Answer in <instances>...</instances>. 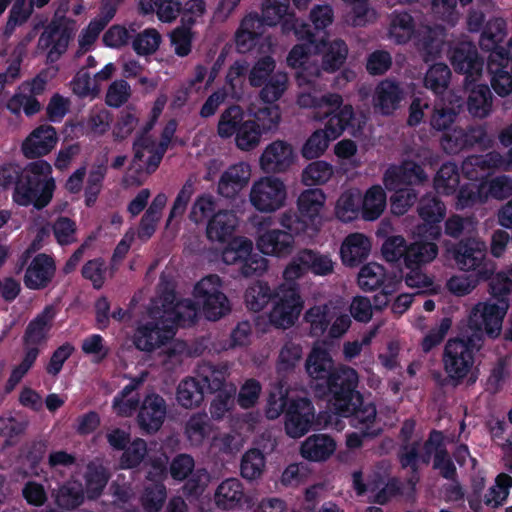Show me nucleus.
<instances>
[{
    "label": "nucleus",
    "mask_w": 512,
    "mask_h": 512,
    "mask_svg": "<svg viewBox=\"0 0 512 512\" xmlns=\"http://www.w3.org/2000/svg\"><path fill=\"white\" fill-rule=\"evenodd\" d=\"M56 271L53 258L41 253L29 263L23 278L27 288L40 290L46 288L52 281Z\"/></svg>",
    "instance_id": "25"
},
{
    "label": "nucleus",
    "mask_w": 512,
    "mask_h": 512,
    "mask_svg": "<svg viewBox=\"0 0 512 512\" xmlns=\"http://www.w3.org/2000/svg\"><path fill=\"white\" fill-rule=\"evenodd\" d=\"M438 254V247L433 242L416 241L407 246L404 258V266L412 267L423 265L433 261Z\"/></svg>",
    "instance_id": "42"
},
{
    "label": "nucleus",
    "mask_w": 512,
    "mask_h": 512,
    "mask_svg": "<svg viewBox=\"0 0 512 512\" xmlns=\"http://www.w3.org/2000/svg\"><path fill=\"white\" fill-rule=\"evenodd\" d=\"M452 255L460 270H476L482 265L486 257L485 242L475 237L463 239L453 247Z\"/></svg>",
    "instance_id": "19"
},
{
    "label": "nucleus",
    "mask_w": 512,
    "mask_h": 512,
    "mask_svg": "<svg viewBox=\"0 0 512 512\" xmlns=\"http://www.w3.org/2000/svg\"><path fill=\"white\" fill-rule=\"evenodd\" d=\"M173 295H167L160 309V318L172 326H188L194 323L197 316V308L192 300L184 299L177 302Z\"/></svg>",
    "instance_id": "24"
},
{
    "label": "nucleus",
    "mask_w": 512,
    "mask_h": 512,
    "mask_svg": "<svg viewBox=\"0 0 512 512\" xmlns=\"http://www.w3.org/2000/svg\"><path fill=\"white\" fill-rule=\"evenodd\" d=\"M243 497V486L237 478H228L222 481L214 495L215 503L222 509L236 507L241 503Z\"/></svg>",
    "instance_id": "36"
},
{
    "label": "nucleus",
    "mask_w": 512,
    "mask_h": 512,
    "mask_svg": "<svg viewBox=\"0 0 512 512\" xmlns=\"http://www.w3.org/2000/svg\"><path fill=\"white\" fill-rule=\"evenodd\" d=\"M297 104L301 108H313L317 111V118H330L338 114L345 107H353L349 103H344L343 97L338 93L328 92L321 96H316L311 92H300L297 96Z\"/></svg>",
    "instance_id": "18"
},
{
    "label": "nucleus",
    "mask_w": 512,
    "mask_h": 512,
    "mask_svg": "<svg viewBox=\"0 0 512 512\" xmlns=\"http://www.w3.org/2000/svg\"><path fill=\"white\" fill-rule=\"evenodd\" d=\"M58 136L51 125H40L23 141L21 149L28 159L42 157L50 153L56 146Z\"/></svg>",
    "instance_id": "21"
},
{
    "label": "nucleus",
    "mask_w": 512,
    "mask_h": 512,
    "mask_svg": "<svg viewBox=\"0 0 512 512\" xmlns=\"http://www.w3.org/2000/svg\"><path fill=\"white\" fill-rule=\"evenodd\" d=\"M297 259L306 266L307 271L315 275L326 276L334 271V262L328 254L311 249H303L297 253Z\"/></svg>",
    "instance_id": "43"
},
{
    "label": "nucleus",
    "mask_w": 512,
    "mask_h": 512,
    "mask_svg": "<svg viewBox=\"0 0 512 512\" xmlns=\"http://www.w3.org/2000/svg\"><path fill=\"white\" fill-rule=\"evenodd\" d=\"M204 393L196 376L186 377L177 386L176 399L182 407L192 409L200 406Z\"/></svg>",
    "instance_id": "40"
},
{
    "label": "nucleus",
    "mask_w": 512,
    "mask_h": 512,
    "mask_svg": "<svg viewBox=\"0 0 512 512\" xmlns=\"http://www.w3.org/2000/svg\"><path fill=\"white\" fill-rule=\"evenodd\" d=\"M370 250V239L362 233H353L343 241L340 254L344 264L355 266L368 257Z\"/></svg>",
    "instance_id": "30"
},
{
    "label": "nucleus",
    "mask_w": 512,
    "mask_h": 512,
    "mask_svg": "<svg viewBox=\"0 0 512 512\" xmlns=\"http://www.w3.org/2000/svg\"><path fill=\"white\" fill-rule=\"evenodd\" d=\"M296 157L292 144L278 139L264 148L259 158V166L267 174L284 173L293 166Z\"/></svg>",
    "instance_id": "11"
},
{
    "label": "nucleus",
    "mask_w": 512,
    "mask_h": 512,
    "mask_svg": "<svg viewBox=\"0 0 512 512\" xmlns=\"http://www.w3.org/2000/svg\"><path fill=\"white\" fill-rule=\"evenodd\" d=\"M450 61L455 71L466 75L467 80H476L482 73L483 61L479 57L476 46L471 42H460L450 52Z\"/></svg>",
    "instance_id": "17"
},
{
    "label": "nucleus",
    "mask_w": 512,
    "mask_h": 512,
    "mask_svg": "<svg viewBox=\"0 0 512 512\" xmlns=\"http://www.w3.org/2000/svg\"><path fill=\"white\" fill-rule=\"evenodd\" d=\"M257 247L266 255L287 256L293 250L294 237L280 229L267 230L258 236Z\"/></svg>",
    "instance_id": "28"
},
{
    "label": "nucleus",
    "mask_w": 512,
    "mask_h": 512,
    "mask_svg": "<svg viewBox=\"0 0 512 512\" xmlns=\"http://www.w3.org/2000/svg\"><path fill=\"white\" fill-rule=\"evenodd\" d=\"M287 188L285 183L275 176H263L254 181L250 192L249 201L259 212L271 213L285 205Z\"/></svg>",
    "instance_id": "5"
},
{
    "label": "nucleus",
    "mask_w": 512,
    "mask_h": 512,
    "mask_svg": "<svg viewBox=\"0 0 512 512\" xmlns=\"http://www.w3.org/2000/svg\"><path fill=\"white\" fill-rule=\"evenodd\" d=\"M451 70L444 63L432 65L424 77V86L437 95L443 94L450 83Z\"/></svg>",
    "instance_id": "51"
},
{
    "label": "nucleus",
    "mask_w": 512,
    "mask_h": 512,
    "mask_svg": "<svg viewBox=\"0 0 512 512\" xmlns=\"http://www.w3.org/2000/svg\"><path fill=\"white\" fill-rule=\"evenodd\" d=\"M265 466L263 452H260L259 449H249L241 458L240 474L244 479L254 481L262 476Z\"/></svg>",
    "instance_id": "48"
},
{
    "label": "nucleus",
    "mask_w": 512,
    "mask_h": 512,
    "mask_svg": "<svg viewBox=\"0 0 512 512\" xmlns=\"http://www.w3.org/2000/svg\"><path fill=\"white\" fill-rule=\"evenodd\" d=\"M56 504L66 510L80 506L84 501L82 484L78 481H68L60 486L55 495Z\"/></svg>",
    "instance_id": "49"
},
{
    "label": "nucleus",
    "mask_w": 512,
    "mask_h": 512,
    "mask_svg": "<svg viewBox=\"0 0 512 512\" xmlns=\"http://www.w3.org/2000/svg\"><path fill=\"white\" fill-rule=\"evenodd\" d=\"M511 487L512 477L506 473H500L495 479V484L484 494L482 501L489 507L497 508L503 505Z\"/></svg>",
    "instance_id": "54"
},
{
    "label": "nucleus",
    "mask_w": 512,
    "mask_h": 512,
    "mask_svg": "<svg viewBox=\"0 0 512 512\" xmlns=\"http://www.w3.org/2000/svg\"><path fill=\"white\" fill-rule=\"evenodd\" d=\"M348 54V47L341 39L331 41L322 60V69L325 72H335L345 62Z\"/></svg>",
    "instance_id": "58"
},
{
    "label": "nucleus",
    "mask_w": 512,
    "mask_h": 512,
    "mask_svg": "<svg viewBox=\"0 0 512 512\" xmlns=\"http://www.w3.org/2000/svg\"><path fill=\"white\" fill-rule=\"evenodd\" d=\"M334 174L333 166L322 160L314 161L302 171V182L307 186L322 185Z\"/></svg>",
    "instance_id": "57"
},
{
    "label": "nucleus",
    "mask_w": 512,
    "mask_h": 512,
    "mask_svg": "<svg viewBox=\"0 0 512 512\" xmlns=\"http://www.w3.org/2000/svg\"><path fill=\"white\" fill-rule=\"evenodd\" d=\"M221 286L220 277L212 274L202 278L194 288L197 304L202 306L209 320H218L230 311L229 300L221 291Z\"/></svg>",
    "instance_id": "7"
},
{
    "label": "nucleus",
    "mask_w": 512,
    "mask_h": 512,
    "mask_svg": "<svg viewBox=\"0 0 512 512\" xmlns=\"http://www.w3.org/2000/svg\"><path fill=\"white\" fill-rule=\"evenodd\" d=\"M508 309L507 299L477 303L469 313L465 331L481 338L482 343H485L486 336L491 339L497 338L501 334L503 320Z\"/></svg>",
    "instance_id": "3"
},
{
    "label": "nucleus",
    "mask_w": 512,
    "mask_h": 512,
    "mask_svg": "<svg viewBox=\"0 0 512 512\" xmlns=\"http://www.w3.org/2000/svg\"><path fill=\"white\" fill-rule=\"evenodd\" d=\"M167 415L165 399L156 394H148L142 401L137 416L139 427L146 433L157 432L163 425Z\"/></svg>",
    "instance_id": "16"
},
{
    "label": "nucleus",
    "mask_w": 512,
    "mask_h": 512,
    "mask_svg": "<svg viewBox=\"0 0 512 512\" xmlns=\"http://www.w3.org/2000/svg\"><path fill=\"white\" fill-rule=\"evenodd\" d=\"M244 122V112L238 105H231L220 115L217 124V134L222 139H229L235 136L238 129Z\"/></svg>",
    "instance_id": "44"
},
{
    "label": "nucleus",
    "mask_w": 512,
    "mask_h": 512,
    "mask_svg": "<svg viewBox=\"0 0 512 512\" xmlns=\"http://www.w3.org/2000/svg\"><path fill=\"white\" fill-rule=\"evenodd\" d=\"M239 219L232 210H219L208 220L206 236L212 242L224 243L230 239L236 228Z\"/></svg>",
    "instance_id": "27"
},
{
    "label": "nucleus",
    "mask_w": 512,
    "mask_h": 512,
    "mask_svg": "<svg viewBox=\"0 0 512 512\" xmlns=\"http://www.w3.org/2000/svg\"><path fill=\"white\" fill-rule=\"evenodd\" d=\"M384 484V476L377 471L356 470L352 473V485L358 495H373Z\"/></svg>",
    "instance_id": "53"
},
{
    "label": "nucleus",
    "mask_w": 512,
    "mask_h": 512,
    "mask_svg": "<svg viewBox=\"0 0 512 512\" xmlns=\"http://www.w3.org/2000/svg\"><path fill=\"white\" fill-rule=\"evenodd\" d=\"M139 6L144 14L156 12L158 19L166 23L176 20L183 9L179 0H140Z\"/></svg>",
    "instance_id": "41"
},
{
    "label": "nucleus",
    "mask_w": 512,
    "mask_h": 512,
    "mask_svg": "<svg viewBox=\"0 0 512 512\" xmlns=\"http://www.w3.org/2000/svg\"><path fill=\"white\" fill-rule=\"evenodd\" d=\"M51 173V165L44 160L30 163L26 175L14 188L13 201L20 206L33 205L38 210L46 207L56 188Z\"/></svg>",
    "instance_id": "2"
},
{
    "label": "nucleus",
    "mask_w": 512,
    "mask_h": 512,
    "mask_svg": "<svg viewBox=\"0 0 512 512\" xmlns=\"http://www.w3.org/2000/svg\"><path fill=\"white\" fill-rule=\"evenodd\" d=\"M405 98V90L396 81L382 80L375 88L373 95V107L381 115H392Z\"/></svg>",
    "instance_id": "22"
},
{
    "label": "nucleus",
    "mask_w": 512,
    "mask_h": 512,
    "mask_svg": "<svg viewBox=\"0 0 512 512\" xmlns=\"http://www.w3.org/2000/svg\"><path fill=\"white\" fill-rule=\"evenodd\" d=\"M359 212V194L353 191L343 192L336 202L335 213L343 222L354 220Z\"/></svg>",
    "instance_id": "64"
},
{
    "label": "nucleus",
    "mask_w": 512,
    "mask_h": 512,
    "mask_svg": "<svg viewBox=\"0 0 512 512\" xmlns=\"http://www.w3.org/2000/svg\"><path fill=\"white\" fill-rule=\"evenodd\" d=\"M55 312L52 306H47L26 328L24 340L26 351L40 345L46 340Z\"/></svg>",
    "instance_id": "34"
},
{
    "label": "nucleus",
    "mask_w": 512,
    "mask_h": 512,
    "mask_svg": "<svg viewBox=\"0 0 512 512\" xmlns=\"http://www.w3.org/2000/svg\"><path fill=\"white\" fill-rule=\"evenodd\" d=\"M314 413L307 398L292 399L285 414V430L292 438H300L308 432Z\"/></svg>",
    "instance_id": "15"
},
{
    "label": "nucleus",
    "mask_w": 512,
    "mask_h": 512,
    "mask_svg": "<svg viewBox=\"0 0 512 512\" xmlns=\"http://www.w3.org/2000/svg\"><path fill=\"white\" fill-rule=\"evenodd\" d=\"M76 30L72 27H56L51 29L49 23L41 33L36 51L37 53L46 52V62L55 63L67 51L70 41L73 39Z\"/></svg>",
    "instance_id": "12"
},
{
    "label": "nucleus",
    "mask_w": 512,
    "mask_h": 512,
    "mask_svg": "<svg viewBox=\"0 0 512 512\" xmlns=\"http://www.w3.org/2000/svg\"><path fill=\"white\" fill-rule=\"evenodd\" d=\"M483 347L481 338L466 331L447 340L443 349L442 363L447 380L453 386L461 384L471 373L476 354Z\"/></svg>",
    "instance_id": "1"
},
{
    "label": "nucleus",
    "mask_w": 512,
    "mask_h": 512,
    "mask_svg": "<svg viewBox=\"0 0 512 512\" xmlns=\"http://www.w3.org/2000/svg\"><path fill=\"white\" fill-rule=\"evenodd\" d=\"M298 209L303 216L310 219L319 215L325 203V195L320 189H308L298 198Z\"/></svg>",
    "instance_id": "61"
},
{
    "label": "nucleus",
    "mask_w": 512,
    "mask_h": 512,
    "mask_svg": "<svg viewBox=\"0 0 512 512\" xmlns=\"http://www.w3.org/2000/svg\"><path fill=\"white\" fill-rule=\"evenodd\" d=\"M249 163L241 161L230 165L220 176L217 192L224 198L232 199L243 190L251 179Z\"/></svg>",
    "instance_id": "20"
},
{
    "label": "nucleus",
    "mask_w": 512,
    "mask_h": 512,
    "mask_svg": "<svg viewBox=\"0 0 512 512\" xmlns=\"http://www.w3.org/2000/svg\"><path fill=\"white\" fill-rule=\"evenodd\" d=\"M143 378L134 379L130 384L125 386L119 396L114 400L113 408L120 416H130L139 407L140 399L135 393L136 388L141 385Z\"/></svg>",
    "instance_id": "47"
},
{
    "label": "nucleus",
    "mask_w": 512,
    "mask_h": 512,
    "mask_svg": "<svg viewBox=\"0 0 512 512\" xmlns=\"http://www.w3.org/2000/svg\"><path fill=\"white\" fill-rule=\"evenodd\" d=\"M445 205L434 195L423 196L418 204L417 212L426 223H438L445 216Z\"/></svg>",
    "instance_id": "59"
},
{
    "label": "nucleus",
    "mask_w": 512,
    "mask_h": 512,
    "mask_svg": "<svg viewBox=\"0 0 512 512\" xmlns=\"http://www.w3.org/2000/svg\"><path fill=\"white\" fill-rule=\"evenodd\" d=\"M468 112L475 118L484 119L492 112V93L487 85L474 86L467 99Z\"/></svg>",
    "instance_id": "38"
},
{
    "label": "nucleus",
    "mask_w": 512,
    "mask_h": 512,
    "mask_svg": "<svg viewBox=\"0 0 512 512\" xmlns=\"http://www.w3.org/2000/svg\"><path fill=\"white\" fill-rule=\"evenodd\" d=\"M335 441L325 434H313L301 444L300 452L303 458L310 461H324L335 451Z\"/></svg>",
    "instance_id": "32"
},
{
    "label": "nucleus",
    "mask_w": 512,
    "mask_h": 512,
    "mask_svg": "<svg viewBox=\"0 0 512 512\" xmlns=\"http://www.w3.org/2000/svg\"><path fill=\"white\" fill-rule=\"evenodd\" d=\"M387 273L386 269L375 262H370L364 265L358 274V285L364 291H373L384 285H392L391 283L386 284Z\"/></svg>",
    "instance_id": "46"
},
{
    "label": "nucleus",
    "mask_w": 512,
    "mask_h": 512,
    "mask_svg": "<svg viewBox=\"0 0 512 512\" xmlns=\"http://www.w3.org/2000/svg\"><path fill=\"white\" fill-rule=\"evenodd\" d=\"M288 87V75L278 71L271 75L259 92L260 99L265 103H274L279 100Z\"/></svg>",
    "instance_id": "62"
},
{
    "label": "nucleus",
    "mask_w": 512,
    "mask_h": 512,
    "mask_svg": "<svg viewBox=\"0 0 512 512\" xmlns=\"http://www.w3.org/2000/svg\"><path fill=\"white\" fill-rule=\"evenodd\" d=\"M214 425L205 412L193 413L185 422L184 434L191 446L201 447L213 433Z\"/></svg>",
    "instance_id": "33"
},
{
    "label": "nucleus",
    "mask_w": 512,
    "mask_h": 512,
    "mask_svg": "<svg viewBox=\"0 0 512 512\" xmlns=\"http://www.w3.org/2000/svg\"><path fill=\"white\" fill-rule=\"evenodd\" d=\"M443 40L440 31L429 26H421L415 34V46L425 62L435 60L441 53Z\"/></svg>",
    "instance_id": "31"
},
{
    "label": "nucleus",
    "mask_w": 512,
    "mask_h": 512,
    "mask_svg": "<svg viewBox=\"0 0 512 512\" xmlns=\"http://www.w3.org/2000/svg\"><path fill=\"white\" fill-rule=\"evenodd\" d=\"M414 33L412 17L406 12L394 13L389 28V37L397 44L406 43Z\"/></svg>",
    "instance_id": "55"
},
{
    "label": "nucleus",
    "mask_w": 512,
    "mask_h": 512,
    "mask_svg": "<svg viewBox=\"0 0 512 512\" xmlns=\"http://www.w3.org/2000/svg\"><path fill=\"white\" fill-rule=\"evenodd\" d=\"M507 36V22L502 17H491L486 24L484 25L480 39L479 45L482 50L485 51H495L500 49L499 44L505 39Z\"/></svg>",
    "instance_id": "35"
},
{
    "label": "nucleus",
    "mask_w": 512,
    "mask_h": 512,
    "mask_svg": "<svg viewBox=\"0 0 512 512\" xmlns=\"http://www.w3.org/2000/svg\"><path fill=\"white\" fill-rule=\"evenodd\" d=\"M273 297L274 293L269 285L265 282L257 281L247 288L245 304L249 310L259 312L267 306Z\"/></svg>",
    "instance_id": "52"
},
{
    "label": "nucleus",
    "mask_w": 512,
    "mask_h": 512,
    "mask_svg": "<svg viewBox=\"0 0 512 512\" xmlns=\"http://www.w3.org/2000/svg\"><path fill=\"white\" fill-rule=\"evenodd\" d=\"M152 125V122L147 124L144 131L137 135L133 143L132 167L137 171L145 170L147 174H151L157 169L166 151V143L157 145L155 140L148 135Z\"/></svg>",
    "instance_id": "10"
},
{
    "label": "nucleus",
    "mask_w": 512,
    "mask_h": 512,
    "mask_svg": "<svg viewBox=\"0 0 512 512\" xmlns=\"http://www.w3.org/2000/svg\"><path fill=\"white\" fill-rule=\"evenodd\" d=\"M229 366L227 364H213L211 362H201L197 365L195 376L199 381L204 392L216 393L222 392L229 385Z\"/></svg>",
    "instance_id": "26"
},
{
    "label": "nucleus",
    "mask_w": 512,
    "mask_h": 512,
    "mask_svg": "<svg viewBox=\"0 0 512 512\" xmlns=\"http://www.w3.org/2000/svg\"><path fill=\"white\" fill-rule=\"evenodd\" d=\"M415 430V422L411 419L406 420L400 430V438L402 446L399 452V460L403 468H411L412 475L408 478V485L411 490L415 489L419 481L417 473V457H418V440H412Z\"/></svg>",
    "instance_id": "23"
},
{
    "label": "nucleus",
    "mask_w": 512,
    "mask_h": 512,
    "mask_svg": "<svg viewBox=\"0 0 512 512\" xmlns=\"http://www.w3.org/2000/svg\"><path fill=\"white\" fill-rule=\"evenodd\" d=\"M161 41L160 33L155 28H148L135 36L132 47L138 55L148 56L158 50Z\"/></svg>",
    "instance_id": "63"
},
{
    "label": "nucleus",
    "mask_w": 512,
    "mask_h": 512,
    "mask_svg": "<svg viewBox=\"0 0 512 512\" xmlns=\"http://www.w3.org/2000/svg\"><path fill=\"white\" fill-rule=\"evenodd\" d=\"M7 109L15 115H19L23 110L26 116L31 117L41 111L42 104L34 95L18 87L15 94L8 100Z\"/></svg>",
    "instance_id": "50"
},
{
    "label": "nucleus",
    "mask_w": 512,
    "mask_h": 512,
    "mask_svg": "<svg viewBox=\"0 0 512 512\" xmlns=\"http://www.w3.org/2000/svg\"><path fill=\"white\" fill-rule=\"evenodd\" d=\"M302 307L303 301L295 285L281 284L274 291L269 320L274 326L287 329L295 324Z\"/></svg>",
    "instance_id": "6"
},
{
    "label": "nucleus",
    "mask_w": 512,
    "mask_h": 512,
    "mask_svg": "<svg viewBox=\"0 0 512 512\" xmlns=\"http://www.w3.org/2000/svg\"><path fill=\"white\" fill-rule=\"evenodd\" d=\"M154 321L140 325L133 336V343L137 349L152 352L165 345L175 334V330L160 318V308L155 306L150 311Z\"/></svg>",
    "instance_id": "9"
},
{
    "label": "nucleus",
    "mask_w": 512,
    "mask_h": 512,
    "mask_svg": "<svg viewBox=\"0 0 512 512\" xmlns=\"http://www.w3.org/2000/svg\"><path fill=\"white\" fill-rule=\"evenodd\" d=\"M354 116L353 107H345L338 114L332 115L323 129L315 130L305 141L301 148L302 157L311 160L323 155L329 143L340 137L352 125Z\"/></svg>",
    "instance_id": "4"
},
{
    "label": "nucleus",
    "mask_w": 512,
    "mask_h": 512,
    "mask_svg": "<svg viewBox=\"0 0 512 512\" xmlns=\"http://www.w3.org/2000/svg\"><path fill=\"white\" fill-rule=\"evenodd\" d=\"M359 400L353 401V410L349 412H339L340 414L351 417L350 423L361 432L364 437H377L382 429L376 422V408L373 404H366L358 407Z\"/></svg>",
    "instance_id": "29"
},
{
    "label": "nucleus",
    "mask_w": 512,
    "mask_h": 512,
    "mask_svg": "<svg viewBox=\"0 0 512 512\" xmlns=\"http://www.w3.org/2000/svg\"><path fill=\"white\" fill-rule=\"evenodd\" d=\"M487 70L494 91L501 97L509 95L512 92V61L507 57L505 48L489 54Z\"/></svg>",
    "instance_id": "14"
},
{
    "label": "nucleus",
    "mask_w": 512,
    "mask_h": 512,
    "mask_svg": "<svg viewBox=\"0 0 512 512\" xmlns=\"http://www.w3.org/2000/svg\"><path fill=\"white\" fill-rule=\"evenodd\" d=\"M387 197L380 185L370 187L363 196L361 213L363 219L374 221L385 211Z\"/></svg>",
    "instance_id": "39"
},
{
    "label": "nucleus",
    "mask_w": 512,
    "mask_h": 512,
    "mask_svg": "<svg viewBox=\"0 0 512 512\" xmlns=\"http://www.w3.org/2000/svg\"><path fill=\"white\" fill-rule=\"evenodd\" d=\"M305 368L311 378L326 379L332 372L333 360L325 348L314 346L306 359Z\"/></svg>",
    "instance_id": "37"
},
{
    "label": "nucleus",
    "mask_w": 512,
    "mask_h": 512,
    "mask_svg": "<svg viewBox=\"0 0 512 512\" xmlns=\"http://www.w3.org/2000/svg\"><path fill=\"white\" fill-rule=\"evenodd\" d=\"M263 133L265 132L260 124L254 120H246L235 134V145L241 151H252L259 146Z\"/></svg>",
    "instance_id": "45"
},
{
    "label": "nucleus",
    "mask_w": 512,
    "mask_h": 512,
    "mask_svg": "<svg viewBox=\"0 0 512 512\" xmlns=\"http://www.w3.org/2000/svg\"><path fill=\"white\" fill-rule=\"evenodd\" d=\"M459 181L460 176L456 164L447 162L440 167L434 177V187L439 193L449 195L455 191Z\"/></svg>",
    "instance_id": "56"
},
{
    "label": "nucleus",
    "mask_w": 512,
    "mask_h": 512,
    "mask_svg": "<svg viewBox=\"0 0 512 512\" xmlns=\"http://www.w3.org/2000/svg\"><path fill=\"white\" fill-rule=\"evenodd\" d=\"M328 314L329 307L327 305H316L305 312L304 321L309 324L311 336L320 337L324 334L330 323Z\"/></svg>",
    "instance_id": "60"
},
{
    "label": "nucleus",
    "mask_w": 512,
    "mask_h": 512,
    "mask_svg": "<svg viewBox=\"0 0 512 512\" xmlns=\"http://www.w3.org/2000/svg\"><path fill=\"white\" fill-rule=\"evenodd\" d=\"M358 380L356 370L348 366H341L329 375L328 386L334 395L333 405L337 412L353 410V401L360 400V395L356 392Z\"/></svg>",
    "instance_id": "8"
},
{
    "label": "nucleus",
    "mask_w": 512,
    "mask_h": 512,
    "mask_svg": "<svg viewBox=\"0 0 512 512\" xmlns=\"http://www.w3.org/2000/svg\"><path fill=\"white\" fill-rule=\"evenodd\" d=\"M486 138L487 132L481 125L467 128L455 127L442 135L440 144L446 153L457 154L477 144H483Z\"/></svg>",
    "instance_id": "13"
}]
</instances>
